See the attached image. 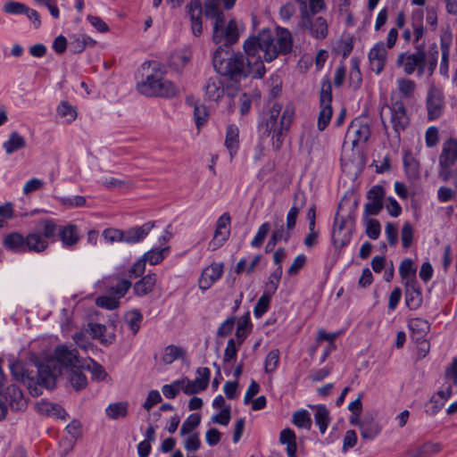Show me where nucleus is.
<instances>
[{
    "instance_id": "nucleus-1",
    "label": "nucleus",
    "mask_w": 457,
    "mask_h": 457,
    "mask_svg": "<svg viewBox=\"0 0 457 457\" xmlns=\"http://www.w3.org/2000/svg\"><path fill=\"white\" fill-rule=\"evenodd\" d=\"M293 46L292 36L287 29H279L274 37L270 29H264L257 36H249L243 43L241 53L229 54L228 50L217 47L212 63L219 74L233 80L247 77L261 79L265 74L263 60L272 62L280 54H287Z\"/></svg>"
},
{
    "instance_id": "nucleus-2",
    "label": "nucleus",
    "mask_w": 457,
    "mask_h": 457,
    "mask_svg": "<svg viewBox=\"0 0 457 457\" xmlns=\"http://www.w3.org/2000/svg\"><path fill=\"white\" fill-rule=\"evenodd\" d=\"M245 31V23L235 17H218L212 22V40L218 47L227 49L236 45Z\"/></svg>"
},
{
    "instance_id": "nucleus-3",
    "label": "nucleus",
    "mask_w": 457,
    "mask_h": 457,
    "mask_svg": "<svg viewBox=\"0 0 457 457\" xmlns=\"http://www.w3.org/2000/svg\"><path fill=\"white\" fill-rule=\"evenodd\" d=\"M437 50L430 53L428 61L425 46H416L414 52L400 53L396 59V65L403 69L406 75H411L417 71L419 76L423 75L426 71L432 74L437 64Z\"/></svg>"
},
{
    "instance_id": "nucleus-4",
    "label": "nucleus",
    "mask_w": 457,
    "mask_h": 457,
    "mask_svg": "<svg viewBox=\"0 0 457 457\" xmlns=\"http://www.w3.org/2000/svg\"><path fill=\"white\" fill-rule=\"evenodd\" d=\"M139 92L147 96H160L171 98L176 96L179 92V87L171 80L166 79L161 68L154 67L152 73L138 83Z\"/></svg>"
},
{
    "instance_id": "nucleus-5",
    "label": "nucleus",
    "mask_w": 457,
    "mask_h": 457,
    "mask_svg": "<svg viewBox=\"0 0 457 457\" xmlns=\"http://www.w3.org/2000/svg\"><path fill=\"white\" fill-rule=\"evenodd\" d=\"M57 226L52 220H41L35 231L26 237V252L41 253L49 245L48 239L56 234Z\"/></svg>"
},
{
    "instance_id": "nucleus-6",
    "label": "nucleus",
    "mask_w": 457,
    "mask_h": 457,
    "mask_svg": "<svg viewBox=\"0 0 457 457\" xmlns=\"http://www.w3.org/2000/svg\"><path fill=\"white\" fill-rule=\"evenodd\" d=\"M380 118L385 129L391 125L393 129L399 135L409 124V117L403 103L390 101L385 104L380 111Z\"/></svg>"
},
{
    "instance_id": "nucleus-7",
    "label": "nucleus",
    "mask_w": 457,
    "mask_h": 457,
    "mask_svg": "<svg viewBox=\"0 0 457 457\" xmlns=\"http://www.w3.org/2000/svg\"><path fill=\"white\" fill-rule=\"evenodd\" d=\"M44 364L45 366L49 365L50 370L56 368L59 371L57 376L61 373V368L71 370L82 366L76 349L71 348L65 345H58L54 349L53 357L47 359Z\"/></svg>"
},
{
    "instance_id": "nucleus-8",
    "label": "nucleus",
    "mask_w": 457,
    "mask_h": 457,
    "mask_svg": "<svg viewBox=\"0 0 457 457\" xmlns=\"http://www.w3.org/2000/svg\"><path fill=\"white\" fill-rule=\"evenodd\" d=\"M36 378L29 379L24 384L27 385L30 394L33 396H38L42 394V386L47 389L53 388L55 385L57 373L59 372L56 368L50 370L49 365L45 364L35 365Z\"/></svg>"
},
{
    "instance_id": "nucleus-9",
    "label": "nucleus",
    "mask_w": 457,
    "mask_h": 457,
    "mask_svg": "<svg viewBox=\"0 0 457 457\" xmlns=\"http://www.w3.org/2000/svg\"><path fill=\"white\" fill-rule=\"evenodd\" d=\"M300 28L316 40H323L328 34V21L322 16L312 15L310 12L300 15Z\"/></svg>"
},
{
    "instance_id": "nucleus-10",
    "label": "nucleus",
    "mask_w": 457,
    "mask_h": 457,
    "mask_svg": "<svg viewBox=\"0 0 457 457\" xmlns=\"http://www.w3.org/2000/svg\"><path fill=\"white\" fill-rule=\"evenodd\" d=\"M354 229V219L350 215L343 216L337 212L332 229V240L336 247H344L349 244Z\"/></svg>"
},
{
    "instance_id": "nucleus-11",
    "label": "nucleus",
    "mask_w": 457,
    "mask_h": 457,
    "mask_svg": "<svg viewBox=\"0 0 457 457\" xmlns=\"http://www.w3.org/2000/svg\"><path fill=\"white\" fill-rule=\"evenodd\" d=\"M416 83L406 78H398L395 80V88L390 93V101L403 103L404 104L414 98Z\"/></svg>"
},
{
    "instance_id": "nucleus-12",
    "label": "nucleus",
    "mask_w": 457,
    "mask_h": 457,
    "mask_svg": "<svg viewBox=\"0 0 457 457\" xmlns=\"http://www.w3.org/2000/svg\"><path fill=\"white\" fill-rule=\"evenodd\" d=\"M320 111L318 118V128L320 130H324L328 125L332 117V107L330 103L332 101V93L330 83L323 84L320 96Z\"/></svg>"
},
{
    "instance_id": "nucleus-13",
    "label": "nucleus",
    "mask_w": 457,
    "mask_h": 457,
    "mask_svg": "<svg viewBox=\"0 0 457 457\" xmlns=\"http://www.w3.org/2000/svg\"><path fill=\"white\" fill-rule=\"evenodd\" d=\"M197 377L194 380L187 378L180 379L183 381V391L186 395H195L204 390L209 383L211 370L209 368H198L196 370Z\"/></svg>"
},
{
    "instance_id": "nucleus-14",
    "label": "nucleus",
    "mask_w": 457,
    "mask_h": 457,
    "mask_svg": "<svg viewBox=\"0 0 457 457\" xmlns=\"http://www.w3.org/2000/svg\"><path fill=\"white\" fill-rule=\"evenodd\" d=\"M384 189L381 186H373L367 193V202L364 204V216H375L384 206Z\"/></svg>"
},
{
    "instance_id": "nucleus-15",
    "label": "nucleus",
    "mask_w": 457,
    "mask_h": 457,
    "mask_svg": "<svg viewBox=\"0 0 457 457\" xmlns=\"http://www.w3.org/2000/svg\"><path fill=\"white\" fill-rule=\"evenodd\" d=\"M387 51L386 45L383 41L376 43L370 50L368 54L370 69L376 74H379L384 70L386 59Z\"/></svg>"
},
{
    "instance_id": "nucleus-16",
    "label": "nucleus",
    "mask_w": 457,
    "mask_h": 457,
    "mask_svg": "<svg viewBox=\"0 0 457 457\" xmlns=\"http://www.w3.org/2000/svg\"><path fill=\"white\" fill-rule=\"evenodd\" d=\"M426 104L428 119L434 120L439 118L444 110L443 92L436 87H430L428 91Z\"/></svg>"
},
{
    "instance_id": "nucleus-17",
    "label": "nucleus",
    "mask_w": 457,
    "mask_h": 457,
    "mask_svg": "<svg viewBox=\"0 0 457 457\" xmlns=\"http://www.w3.org/2000/svg\"><path fill=\"white\" fill-rule=\"evenodd\" d=\"M229 225L230 216L227 212L223 213L217 220L214 236L209 243V247L212 250H216L220 247L228 240L230 235Z\"/></svg>"
},
{
    "instance_id": "nucleus-18",
    "label": "nucleus",
    "mask_w": 457,
    "mask_h": 457,
    "mask_svg": "<svg viewBox=\"0 0 457 457\" xmlns=\"http://www.w3.org/2000/svg\"><path fill=\"white\" fill-rule=\"evenodd\" d=\"M294 114V107L287 105L280 118L279 129L277 131H273V146L276 149H279L281 147L285 136L290 128Z\"/></svg>"
},
{
    "instance_id": "nucleus-19",
    "label": "nucleus",
    "mask_w": 457,
    "mask_h": 457,
    "mask_svg": "<svg viewBox=\"0 0 457 457\" xmlns=\"http://www.w3.org/2000/svg\"><path fill=\"white\" fill-rule=\"evenodd\" d=\"M370 136L369 125L363 124L359 120L351 123L345 135V140L352 142L353 147L357 146L360 143H365Z\"/></svg>"
},
{
    "instance_id": "nucleus-20",
    "label": "nucleus",
    "mask_w": 457,
    "mask_h": 457,
    "mask_svg": "<svg viewBox=\"0 0 457 457\" xmlns=\"http://www.w3.org/2000/svg\"><path fill=\"white\" fill-rule=\"evenodd\" d=\"M224 266L222 263L213 262L205 268L199 278V288L203 291L209 289L223 274Z\"/></svg>"
},
{
    "instance_id": "nucleus-21",
    "label": "nucleus",
    "mask_w": 457,
    "mask_h": 457,
    "mask_svg": "<svg viewBox=\"0 0 457 457\" xmlns=\"http://www.w3.org/2000/svg\"><path fill=\"white\" fill-rule=\"evenodd\" d=\"M187 13L191 22L192 33L195 37H200L203 33V8L200 0H190L187 5Z\"/></svg>"
},
{
    "instance_id": "nucleus-22",
    "label": "nucleus",
    "mask_w": 457,
    "mask_h": 457,
    "mask_svg": "<svg viewBox=\"0 0 457 457\" xmlns=\"http://www.w3.org/2000/svg\"><path fill=\"white\" fill-rule=\"evenodd\" d=\"M44 364V362H35L32 364L26 365L21 361H13L10 363V370L12 377L23 383L28 380H33L36 378V368L35 365Z\"/></svg>"
},
{
    "instance_id": "nucleus-23",
    "label": "nucleus",
    "mask_w": 457,
    "mask_h": 457,
    "mask_svg": "<svg viewBox=\"0 0 457 457\" xmlns=\"http://www.w3.org/2000/svg\"><path fill=\"white\" fill-rule=\"evenodd\" d=\"M457 162V139L449 138L442 145V151L438 158V164L445 167H453Z\"/></svg>"
},
{
    "instance_id": "nucleus-24",
    "label": "nucleus",
    "mask_w": 457,
    "mask_h": 457,
    "mask_svg": "<svg viewBox=\"0 0 457 457\" xmlns=\"http://www.w3.org/2000/svg\"><path fill=\"white\" fill-rule=\"evenodd\" d=\"M424 12L422 10H415L411 13V26L412 29V40L411 42L416 46H424L420 42L425 35L426 29L423 24Z\"/></svg>"
},
{
    "instance_id": "nucleus-25",
    "label": "nucleus",
    "mask_w": 457,
    "mask_h": 457,
    "mask_svg": "<svg viewBox=\"0 0 457 457\" xmlns=\"http://www.w3.org/2000/svg\"><path fill=\"white\" fill-rule=\"evenodd\" d=\"M405 286V303L410 309H417L422 303L421 292L416 279H408Z\"/></svg>"
},
{
    "instance_id": "nucleus-26",
    "label": "nucleus",
    "mask_w": 457,
    "mask_h": 457,
    "mask_svg": "<svg viewBox=\"0 0 457 457\" xmlns=\"http://www.w3.org/2000/svg\"><path fill=\"white\" fill-rule=\"evenodd\" d=\"M154 227V223L148 221L139 227H133L124 231V242L137 244L144 240Z\"/></svg>"
},
{
    "instance_id": "nucleus-27",
    "label": "nucleus",
    "mask_w": 457,
    "mask_h": 457,
    "mask_svg": "<svg viewBox=\"0 0 457 457\" xmlns=\"http://www.w3.org/2000/svg\"><path fill=\"white\" fill-rule=\"evenodd\" d=\"M224 92L225 87L220 77L215 76L208 79L205 86V95L210 101H219L223 96Z\"/></svg>"
},
{
    "instance_id": "nucleus-28",
    "label": "nucleus",
    "mask_w": 457,
    "mask_h": 457,
    "mask_svg": "<svg viewBox=\"0 0 457 457\" xmlns=\"http://www.w3.org/2000/svg\"><path fill=\"white\" fill-rule=\"evenodd\" d=\"M157 277L155 273H148L141 279L137 281L133 287L134 293L137 296H145L150 294L156 284Z\"/></svg>"
},
{
    "instance_id": "nucleus-29",
    "label": "nucleus",
    "mask_w": 457,
    "mask_h": 457,
    "mask_svg": "<svg viewBox=\"0 0 457 457\" xmlns=\"http://www.w3.org/2000/svg\"><path fill=\"white\" fill-rule=\"evenodd\" d=\"M408 327L415 341L425 338L430 328L429 323L422 318L411 319L408 322Z\"/></svg>"
},
{
    "instance_id": "nucleus-30",
    "label": "nucleus",
    "mask_w": 457,
    "mask_h": 457,
    "mask_svg": "<svg viewBox=\"0 0 457 457\" xmlns=\"http://www.w3.org/2000/svg\"><path fill=\"white\" fill-rule=\"evenodd\" d=\"M282 110V105L278 103L273 104L270 110L269 118L261 125L263 129V133L268 136L279 129V122H278V117Z\"/></svg>"
},
{
    "instance_id": "nucleus-31",
    "label": "nucleus",
    "mask_w": 457,
    "mask_h": 457,
    "mask_svg": "<svg viewBox=\"0 0 457 457\" xmlns=\"http://www.w3.org/2000/svg\"><path fill=\"white\" fill-rule=\"evenodd\" d=\"M403 163L410 179H417L420 177V162L410 151H404Z\"/></svg>"
},
{
    "instance_id": "nucleus-32",
    "label": "nucleus",
    "mask_w": 457,
    "mask_h": 457,
    "mask_svg": "<svg viewBox=\"0 0 457 457\" xmlns=\"http://www.w3.org/2000/svg\"><path fill=\"white\" fill-rule=\"evenodd\" d=\"M360 430L363 439L373 440L380 433L381 427L372 417H365Z\"/></svg>"
},
{
    "instance_id": "nucleus-33",
    "label": "nucleus",
    "mask_w": 457,
    "mask_h": 457,
    "mask_svg": "<svg viewBox=\"0 0 457 457\" xmlns=\"http://www.w3.org/2000/svg\"><path fill=\"white\" fill-rule=\"evenodd\" d=\"M225 145L229 152L230 158L233 159L239 147V129L236 125L228 126Z\"/></svg>"
},
{
    "instance_id": "nucleus-34",
    "label": "nucleus",
    "mask_w": 457,
    "mask_h": 457,
    "mask_svg": "<svg viewBox=\"0 0 457 457\" xmlns=\"http://www.w3.org/2000/svg\"><path fill=\"white\" fill-rule=\"evenodd\" d=\"M6 395V398L8 399L12 409L17 411L25 409L27 403L23 397L21 390L18 386L14 385L10 386L7 388Z\"/></svg>"
},
{
    "instance_id": "nucleus-35",
    "label": "nucleus",
    "mask_w": 457,
    "mask_h": 457,
    "mask_svg": "<svg viewBox=\"0 0 457 457\" xmlns=\"http://www.w3.org/2000/svg\"><path fill=\"white\" fill-rule=\"evenodd\" d=\"M294 204L288 211L287 214V225L289 229H294L296 224L297 216L300 212V210L305 204V199L302 194H295L294 196Z\"/></svg>"
},
{
    "instance_id": "nucleus-36",
    "label": "nucleus",
    "mask_w": 457,
    "mask_h": 457,
    "mask_svg": "<svg viewBox=\"0 0 457 457\" xmlns=\"http://www.w3.org/2000/svg\"><path fill=\"white\" fill-rule=\"evenodd\" d=\"M26 146L24 137L17 131H12L6 141L4 142L3 147L7 154H12Z\"/></svg>"
},
{
    "instance_id": "nucleus-37",
    "label": "nucleus",
    "mask_w": 457,
    "mask_h": 457,
    "mask_svg": "<svg viewBox=\"0 0 457 457\" xmlns=\"http://www.w3.org/2000/svg\"><path fill=\"white\" fill-rule=\"evenodd\" d=\"M187 351L179 345H167L162 354V361L164 364H171L179 359H184L186 357Z\"/></svg>"
},
{
    "instance_id": "nucleus-38",
    "label": "nucleus",
    "mask_w": 457,
    "mask_h": 457,
    "mask_svg": "<svg viewBox=\"0 0 457 457\" xmlns=\"http://www.w3.org/2000/svg\"><path fill=\"white\" fill-rule=\"evenodd\" d=\"M4 245L7 249L12 251L26 252V237L17 232L7 235L4 239Z\"/></svg>"
},
{
    "instance_id": "nucleus-39",
    "label": "nucleus",
    "mask_w": 457,
    "mask_h": 457,
    "mask_svg": "<svg viewBox=\"0 0 457 457\" xmlns=\"http://www.w3.org/2000/svg\"><path fill=\"white\" fill-rule=\"evenodd\" d=\"M170 252L169 246L154 247L145 253L142 256L150 265H157L161 263Z\"/></svg>"
},
{
    "instance_id": "nucleus-40",
    "label": "nucleus",
    "mask_w": 457,
    "mask_h": 457,
    "mask_svg": "<svg viewBox=\"0 0 457 457\" xmlns=\"http://www.w3.org/2000/svg\"><path fill=\"white\" fill-rule=\"evenodd\" d=\"M192 54L189 49L176 51L170 55V65L177 71L183 69L191 60Z\"/></svg>"
},
{
    "instance_id": "nucleus-41",
    "label": "nucleus",
    "mask_w": 457,
    "mask_h": 457,
    "mask_svg": "<svg viewBox=\"0 0 457 457\" xmlns=\"http://www.w3.org/2000/svg\"><path fill=\"white\" fill-rule=\"evenodd\" d=\"M313 409H315L314 420L319 427L320 432L325 434L330 423L329 411L325 405H315Z\"/></svg>"
},
{
    "instance_id": "nucleus-42",
    "label": "nucleus",
    "mask_w": 457,
    "mask_h": 457,
    "mask_svg": "<svg viewBox=\"0 0 457 457\" xmlns=\"http://www.w3.org/2000/svg\"><path fill=\"white\" fill-rule=\"evenodd\" d=\"M129 403L127 402H118L110 403L106 409V415L112 420L125 418L128 415Z\"/></svg>"
},
{
    "instance_id": "nucleus-43",
    "label": "nucleus",
    "mask_w": 457,
    "mask_h": 457,
    "mask_svg": "<svg viewBox=\"0 0 457 457\" xmlns=\"http://www.w3.org/2000/svg\"><path fill=\"white\" fill-rule=\"evenodd\" d=\"M62 244L66 246L75 245L79 241L78 228L75 225H68L60 230Z\"/></svg>"
},
{
    "instance_id": "nucleus-44",
    "label": "nucleus",
    "mask_w": 457,
    "mask_h": 457,
    "mask_svg": "<svg viewBox=\"0 0 457 457\" xmlns=\"http://www.w3.org/2000/svg\"><path fill=\"white\" fill-rule=\"evenodd\" d=\"M292 422L300 428L309 430L312 427V418L308 411L301 409L293 413Z\"/></svg>"
},
{
    "instance_id": "nucleus-45",
    "label": "nucleus",
    "mask_w": 457,
    "mask_h": 457,
    "mask_svg": "<svg viewBox=\"0 0 457 457\" xmlns=\"http://www.w3.org/2000/svg\"><path fill=\"white\" fill-rule=\"evenodd\" d=\"M204 12L205 17L212 22L218 17L225 15L220 8V0H205Z\"/></svg>"
},
{
    "instance_id": "nucleus-46",
    "label": "nucleus",
    "mask_w": 457,
    "mask_h": 457,
    "mask_svg": "<svg viewBox=\"0 0 457 457\" xmlns=\"http://www.w3.org/2000/svg\"><path fill=\"white\" fill-rule=\"evenodd\" d=\"M57 114L66 122L73 121L78 115L76 108L66 101L61 102L57 107Z\"/></svg>"
},
{
    "instance_id": "nucleus-47",
    "label": "nucleus",
    "mask_w": 457,
    "mask_h": 457,
    "mask_svg": "<svg viewBox=\"0 0 457 457\" xmlns=\"http://www.w3.org/2000/svg\"><path fill=\"white\" fill-rule=\"evenodd\" d=\"M37 409L41 413L55 415L62 419L65 418V411L58 404H54L48 402H41L37 404Z\"/></svg>"
},
{
    "instance_id": "nucleus-48",
    "label": "nucleus",
    "mask_w": 457,
    "mask_h": 457,
    "mask_svg": "<svg viewBox=\"0 0 457 457\" xmlns=\"http://www.w3.org/2000/svg\"><path fill=\"white\" fill-rule=\"evenodd\" d=\"M88 326L92 336L96 338H98L102 344L107 345L114 341V336L104 337V333L106 331V327L104 325L99 323H90Z\"/></svg>"
},
{
    "instance_id": "nucleus-49",
    "label": "nucleus",
    "mask_w": 457,
    "mask_h": 457,
    "mask_svg": "<svg viewBox=\"0 0 457 457\" xmlns=\"http://www.w3.org/2000/svg\"><path fill=\"white\" fill-rule=\"evenodd\" d=\"M261 255H255L253 259L248 262L245 258L241 259L236 266V272L237 274L245 272L246 274H251L254 271L256 266L259 264L261 261Z\"/></svg>"
},
{
    "instance_id": "nucleus-50",
    "label": "nucleus",
    "mask_w": 457,
    "mask_h": 457,
    "mask_svg": "<svg viewBox=\"0 0 457 457\" xmlns=\"http://www.w3.org/2000/svg\"><path fill=\"white\" fill-rule=\"evenodd\" d=\"M292 229H289L287 226L285 227L283 221L277 220L274 223V228L271 236L279 241L287 242L291 237Z\"/></svg>"
},
{
    "instance_id": "nucleus-51",
    "label": "nucleus",
    "mask_w": 457,
    "mask_h": 457,
    "mask_svg": "<svg viewBox=\"0 0 457 457\" xmlns=\"http://www.w3.org/2000/svg\"><path fill=\"white\" fill-rule=\"evenodd\" d=\"M100 184L108 189H128L132 184L129 181L113 177L103 178Z\"/></svg>"
},
{
    "instance_id": "nucleus-52",
    "label": "nucleus",
    "mask_w": 457,
    "mask_h": 457,
    "mask_svg": "<svg viewBox=\"0 0 457 457\" xmlns=\"http://www.w3.org/2000/svg\"><path fill=\"white\" fill-rule=\"evenodd\" d=\"M58 203L68 208H77L84 206L87 203L85 196L75 195V196H56Z\"/></svg>"
},
{
    "instance_id": "nucleus-53",
    "label": "nucleus",
    "mask_w": 457,
    "mask_h": 457,
    "mask_svg": "<svg viewBox=\"0 0 457 457\" xmlns=\"http://www.w3.org/2000/svg\"><path fill=\"white\" fill-rule=\"evenodd\" d=\"M131 287V282L128 279H118L109 289V293L118 298L123 297Z\"/></svg>"
},
{
    "instance_id": "nucleus-54",
    "label": "nucleus",
    "mask_w": 457,
    "mask_h": 457,
    "mask_svg": "<svg viewBox=\"0 0 457 457\" xmlns=\"http://www.w3.org/2000/svg\"><path fill=\"white\" fill-rule=\"evenodd\" d=\"M69 380L76 390L86 387L87 383L86 376L79 370V368L70 370Z\"/></svg>"
},
{
    "instance_id": "nucleus-55",
    "label": "nucleus",
    "mask_w": 457,
    "mask_h": 457,
    "mask_svg": "<svg viewBox=\"0 0 457 457\" xmlns=\"http://www.w3.org/2000/svg\"><path fill=\"white\" fill-rule=\"evenodd\" d=\"M281 276H282V267L278 266L269 277V279L265 285L264 292L269 293L270 295H274L278 289V286L280 281Z\"/></svg>"
},
{
    "instance_id": "nucleus-56",
    "label": "nucleus",
    "mask_w": 457,
    "mask_h": 457,
    "mask_svg": "<svg viewBox=\"0 0 457 457\" xmlns=\"http://www.w3.org/2000/svg\"><path fill=\"white\" fill-rule=\"evenodd\" d=\"M271 295H272L264 292L262 295L259 298L253 308V314L255 318H261L265 312H267L270 306Z\"/></svg>"
},
{
    "instance_id": "nucleus-57",
    "label": "nucleus",
    "mask_w": 457,
    "mask_h": 457,
    "mask_svg": "<svg viewBox=\"0 0 457 457\" xmlns=\"http://www.w3.org/2000/svg\"><path fill=\"white\" fill-rule=\"evenodd\" d=\"M201 421V416L198 413L190 414L183 422L180 428V435L185 436L191 433Z\"/></svg>"
},
{
    "instance_id": "nucleus-58",
    "label": "nucleus",
    "mask_w": 457,
    "mask_h": 457,
    "mask_svg": "<svg viewBox=\"0 0 457 457\" xmlns=\"http://www.w3.org/2000/svg\"><path fill=\"white\" fill-rule=\"evenodd\" d=\"M365 218L367 236L372 240L378 239L381 233V226L379 221L375 219H370L369 217Z\"/></svg>"
},
{
    "instance_id": "nucleus-59",
    "label": "nucleus",
    "mask_w": 457,
    "mask_h": 457,
    "mask_svg": "<svg viewBox=\"0 0 457 457\" xmlns=\"http://www.w3.org/2000/svg\"><path fill=\"white\" fill-rule=\"evenodd\" d=\"M399 273L403 280L415 279V269L411 259H404L399 267Z\"/></svg>"
},
{
    "instance_id": "nucleus-60",
    "label": "nucleus",
    "mask_w": 457,
    "mask_h": 457,
    "mask_svg": "<svg viewBox=\"0 0 457 457\" xmlns=\"http://www.w3.org/2000/svg\"><path fill=\"white\" fill-rule=\"evenodd\" d=\"M142 319L143 316L138 311H132L127 314L126 321L133 335H136L139 330Z\"/></svg>"
},
{
    "instance_id": "nucleus-61",
    "label": "nucleus",
    "mask_w": 457,
    "mask_h": 457,
    "mask_svg": "<svg viewBox=\"0 0 457 457\" xmlns=\"http://www.w3.org/2000/svg\"><path fill=\"white\" fill-rule=\"evenodd\" d=\"M96 304L98 307L112 311L119 307L120 300L113 295H102L96 298Z\"/></svg>"
},
{
    "instance_id": "nucleus-62",
    "label": "nucleus",
    "mask_w": 457,
    "mask_h": 457,
    "mask_svg": "<svg viewBox=\"0 0 457 457\" xmlns=\"http://www.w3.org/2000/svg\"><path fill=\"white\" fill-rule=\"evenodd\" d=\"M183 381L180 379L175 380L170 384L162 386V392L168 399H173L177 396L179 391L183 390Z\"/></svg>"
},
{
    "instance_id": "nucleus-63",
    "label": "nucleus",
    "mask_w": 457,
    "mask_h": 457,
    "mask_svg": "<svg viewBox=\"0 0 457 457\" xmlns=\"http://www.w3.org/2000/svg\"><path fill=\"white\" fill-rule=\"evenodd\" d=\"M27 7L25 4L9 0L3 5V11L8 14H24L27 11Z\"/></svg>"
},
{
    "instance_id": "nucleus-64",
    "label": "nucleus",
    "mask_w": 457,
    "mask_h": 457,
    "mask_svg": "<svg viewBox=\"0 0 457 457\" xmlns=\"http://www.w3.org/2000/svg\"><path fill=\"white\" fill-rule=\"evenodd\" d=\"M279 351L278 349L271 350L266 356L264 369L268 373L273 372L279 362Z\"/></svg>"
}]
</instances>
